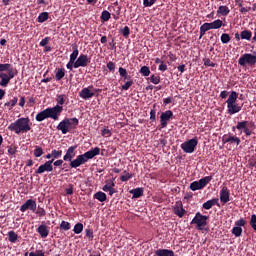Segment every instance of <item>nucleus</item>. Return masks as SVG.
Returning a JSON list of instances; mask_svg holds the SVG:
<instances>
[{"instance_id": "12", "label": "nucleus", "mask_w": 256, "mask_h": 256, "mask_svg": "<svg viewBox=\"0 0 256 256\" xmlns=\"http://www.w3.org/2000/svg\"><path fill=\"white\" fill-rule=\"evenodd\" d=\"M173 116H174V114H173V111H171V110H167V111L161 113V115H160L161 128H166L168 125V121H170L171 118H173Z\"/></svg>"}, {"instance_id": "10", "label": "nucleus", "mask_w": 256, "mask_h": 256, "mask_svg": "<svg viewBox=\"0 0 256 256\" xmlns=\"http://www.w3.org/2000/svg\"><path fill=\"white\" fill-rule=\"evenodd\" d=\"M238 64L241 66H246V64L253 66L256 64V54L252 55L249 53H246L244 55H242L239 60H238Z\"/></svg>"}, {"instance_id": "25", "label": "nucleus", "mask_w": 256, "mask_h": 256, "mask_svg": "<svg viewBox=\"0 0 256 256\" xmlns=\"http://www.w3.org/2000/svg\"><path fill=\"white\" fill-rule=\"evenodd\" d=\"M186 213V210L183 208L182 204L179 206L174 207V214L177 215V217L182 218L184 217Z\"/></svg>"}, {"instance_id": "59", "label": "nucleus", "mask_w": 256, "mask_h": 256, "mask_svg": "<svg viewBox=\"0 0 256 256\" xmlns=\"http://www.w3.org/2000/svg\"><path fill=\"white\" fill-rule=\"evenodd\" d=\"M167 69H168V66H167L166 64H164V62H162V63L159 64V66H158V70H159V71L164 72V71H167Z\"/></svg>"}, {"instance_id": "3", "label": "nucleus", "mask_w": 256, "mask_h": 256, "mask_svg": "<svg viewBox=\"0 0 256 256\" xmlns=\"http://www.w3.org/2000/svg\"><path fill=\"white\" fill-rule=\"evenodd\" d=\"M63 107L54 106L47 108L36 115V120L42 122L45 119L52 118L55 121L59 119V115L62 113Z\"/></svg>"}, {"instance_id": "11", "label": "nucleus", "mask_w": 256, "mask_h": 256, "mask_svg": "<svg viewBox=\"0 0 256 256\" xmlns=\"http://www.w3.org/2000/svg\"><path fill=\"white\" fill-rule=\"evenodd\" d=\"M33 211V213H35V211H37V202L33 199H29L27 200L20 208V211L22 213H25V211Z\"/></svg>"}, {"instance_id": "9", "label": "nucleus", "mask_w": 256, "mask_h": 256, "mask_svg": "<svg viewBox=\"0 0 256 256\" xmlns=\"http://www.w3.org/2000/svg\"><path fill=\"white\" fill-rule=\"evenodd\" d=\"M198 145V138L194 137L189 139L188 141L181 144V149L185 153H193L195 151L196 146Z\"/></svg>"}, {"instance_id": "33", "label": "nucleus", "mask_w": 256, "mask_h": 256, "mask_svg": "<svg viewBox=\"0 0 256 256\" xmlns=\"http://www.w3.org/2000/svg\"><path fill=\"white\" fill-rule=\"evenodd\" d=\"M10 243H16L18 241V235L14 231L8 233Z\"/></svg>"}, {"instance_id": "41", "label": "nucleus", "mask_w": 256, "mask_h": 256, "mask_svg": "<svg viewBox=\"0 0 256 256\" xmlns=\"http://www.w3.org/2000/svg\"><path fill=\"white\" fill-rule=\"evenodd\" d=\"M56 79L58 81H60L61 79H63L65 77V70L64 69H58V71L56 72L55 75Z\"/></svg>"}, {"instance_id": "7", "label": "nucleus", "mask_w": 256, "mask_h": 256, "mask_svg": "<svg viewBox=\"0 0 256 256\" xmlns=\"http://www.w3.org/2000/svg\"><path fill=\"white\" fill-rule=\"evenodd\" d=\"M212 180H213V176L203 177L198 181L192 182L189 188L191 191H200V189H204V187H206L208 183Z\"/></svg>"}, {"instance_id": "39", "label": "nucleus", "mask_w": 256, "mask_h": 256, "mask_svg": "<svg viewBox=\"0 0 256 256\" xmlns=\"http://www.w3.org/2000/svg\"><path fill=\"white\" fill-rule=\"evenodd\" d=\"M110 18H111V14H110V12H108V11H103V12H102V15L100 16V19H101L102 21H104V22L109 21Z\"/></svg>"}, {"instance_id": "27", "label": "nucleus", "mask_w": 256, "mask_h": 256, "mask_svg": "<svg viewBox=\"0 0 256 256\" xmlns=\"http://www.w3.org/2000/svg\"><path fill=\"white\" fill-rule=\"evenodd\" d=\"M252 32L251 31H249V30H244V31H242L241 33H240V38L242 39V40H247V41H250L251 40V38H252Z\"/></svg>"}, {"instance_id": "15", "label": "nucleus", "mask_w": 256, "mask_h": 256, "mask_svg": "<svg viewBox=\"0 0 256 256\" xmlns=\"http://www.w3.org/2000/svg\"><path fill=\"white\" fill-rule=\"evenodd\" d=\"M93 85L88 86V88H84L80 91L79 95L80 98L84 99V100H88L90 98H92L93 96H95V93L91 91V89H93Z\"/></svg>"}, {"instance_id": "45", "label": "nucleus", "mask_w": 256, "mask_h": 256, "mask_svg": "<svg viewBox=\"0 0 256 256\" xmlns=\"http://www.w3.org/2000/svg\"><path fill=\"white\" fill-rule=\"evenodd\" d=\"M115 187V183L113 181H110L108 183H106V185H104V187H102V191H110V189Z\"/></svg>"}, {"instance_id": "40", "label": "nucleus", "mask_w": 256, "mask_h": 256, "mask_svg": "<svg viewBox=\"0 0 256 256\" xmlns=\"http://www.w3.org/2000/svg\"><path fill=\"white\" fill-rule=\"evenodd\" d=\"M150 82L153 83L154 85H158L161 81L160 76L158 75H151L149 78Z\"/></svg>"}, {"instance_id": "50", "label": "nucleus", "mask_w": 256, "mask_h": 256, "mask_svg": "<svg viewBox=\"0 0 256 256\" xmlns=\"http://www.w3.org/2000/svg\"><path fill=\"white\" fill-rule=\"evenodd\" d=\"M62 156V151L52 150V159H58Z\"/></svg>"}, {"instance_id": "28", "label": "nucleus", "mask_w": 256, "mask_h": 256, "mask_svg": "<svg viewBox=\"0 0 256 256\" xmlns=\"http://www.w3.org/2000/svg\"><path fill=\"white\" fill-rule=\"evenodd\" d=\"M119 75L123 78V80H131V76L128 75V72L126 69L119 67L118 69Z\"/></svg>"}, {"instance_id": "17", "label": "nucleus", "mask_w": 256, "mask_h": 256, "mask_svg": "<svg viewBox=\"0 0 256 256\" xmlns=\"http://www.w3.org/2000/svg\"><path fill=\"white\" fill-rule=\"evenodd\" d=\"M243 108V105H238L237 103H233L230 105H227V113L229 115H234L236 113H239Z\"/></svg>"}, {"instance_id": "31", "label": "nucleus", "mask_w": 256, "mask_h": 256, "mask_svg": "<svg viewBox=\"0 0 256 256\" xmlns=\"http://www.w3.org/2000/svg\"><path fill=\"white\" fill-rule=\"evenodd\" d=\"M223 25V21L220 19H217L210 23L211 29H220Z\"/></svg>"}, {"instance_id": "42", "label": "nucleus", "mask_w": 256, "mask_h": 256, "mask_svg": "<svg viewBox=\"0 0 256 256\" xmlns=\"http://www.w3.org/2000/svg\"><path fill=\"white\" fill-rule=\"evenodd\" d=\"M60 229L69 231L71 229V224L69 222L62 221V223H60Z\"/></svg>"}, {"instance_id": "51", "label": "nucleus", "mask_w": 256, "mask_h": 256, "mask_svg": "<svg viewBox=\"0 0 256 256\" xmlns=\"http://www.w3.org/2000/svg\"><path fill=\"white\" fill-rule=\"evenodd\" d=\"M35 213H36V215H38L39 217H45V215H46L45 209L42 208V207H40V206L38 207V210L35 211Z\"/></svg>"}, {"instance_id": "26", "label": "nucleus", "mask_w": 256, "mask_h": 256, "mask_svg": "<svg viewBox=\"0 0 256 256\" xmlns=\"http://www.w3.org/2000/svg\"><path fill=\"white\" fill-rule=\"evenodd\" d=\"M94 199L100 201V203H104V201H107V195L102 191H98L94 194Z\"/></svg>"}, {"instance_id": "1", "label": "nucleus", "mask_w": 256, "mask_h": 256, "mask_svg": "<svg viewBox=\"0 0 256 256\" xmlns=\"http://www.w3.org/2000/svg\"><path fill=\"white\" fill-rule=\"evenodd\" d=\"M77 146H70L66 150V155H64V161H70V167L77 168L85 164L88 160L93 159L95 156L100 154L101 149L96 147L92 150L86 151L84 154L76 156ZM76 156V159L72 160Z\"/></svg>"}, {"instance_id": "47", "label": "nucleus", "mask_w": 256, "mask_h": 256, "mask_svg": "<svg viewBox=\"0 0 256 256\" xmlns=\"http://www.w3.org/2000/svg\"><path fill=\"white\" fill-rule=\"evenodd\" d=\"M120 33L123 37H128L130 35V28L125 26L123 29L120 30Z\"/></svg>"}, {"instance_id": "30", "label": "nucleus", "mask_w": 256, "mask_h": 256, "mask_svg": "<svg viewBox=\"0 0 256 256\" xmlns=\"http://www.w3.org/2000/svg\"><path fill=\"white\" fill-rule=\"evenodd\" d=\"M231 233L234 235V237H241L243 229L241 227L235 226L232 228Z\"/></svg>"}, {"instance_id": "29", "label": "nucleus", "mask_w": 256, "mask_h": 256, "mask_svg": "<svg viewBox=\"0 0 256 256\" xmlns=\"http://www.w3.org/2000/svg\"><path fill=\"white\" fill-rule=\"evenodd\" d=\"M72 54H70V61L76 62L77 57L79 56V50L77 46L72 47Z\"/></svg>"}, {"instance_id": "23", "label": "nucleus", "mask_w": 256, "mask_h": 256, "mask_svg": "<svg viewBox=\"0 0 256 256\" xmlns=\"http://www.w3.org/2000/svg\"><path fill=\"white\" fill-rule=\"evenodd\" d=\"M230 9L228 6H220L217 9V16H228L230 14Z\"/></svg>"}, {"instance_id": "36", "label": "nucleus", "mask_w": 256, "mask_h": 256, "mask_svg": "<svg viewBox=\"0 0 256 256\" xmlns=\"http://www.w3.org/2000/svg\"><path fill=\"white\" fill-rule=\"evenodd\" d=\"M249 225L253 231H256V214L251 215Z\"/></svg>"}, {"instance_id": "5", "label": "nucleus", "mask_w": 256, "mask_h": 256, "mask_svg": "<svg viewBox=\"0 0 256 256\" xmlns=\"http://www.w3.org/2000/svg\"><path fill=\"white\" fill-rule=\"evenodd\" d=\"M79 125V120L77 118H66L58 124L56 129L62 131V134H67L70 129H75Z\"/></svg>"}, {"instance_id": "32", "label": "nucleus", "mask_w": 256, "mask_h": 256, "mask_svg": "<svg viewBox=\"0 0 256 256\" xmlns=\"http://www.w3.org/2000/svg\"><path fill=\"white\" fill-rule=\"evenodd\" d=\"M133 177V174L131 173H127L126 171L123 172V175L120 176V181L122 183H125L126 181H128L129 179H131Z\"/></svg>"}, {"instance_id": "54", "label": "nucleus", "mask_w": 256, "mask_h": 256, "mask_svg": "<svg viewBox=\"0 0 256 256\" xmlns=\"http://www.w3.org/2000/svg\"><path fill=\"white\" fill-rule=\"evenodd\" d=\"M112 135L111 130L108 128L102 129V136L104 137H110Z\"/></svg>"}, {"instance_id": "43", "label": "nucleus", "mask_w": 256, "mask_h": 256, "mask_svg": "<svg viewBox=\"0 0 256 256\" xmlns=\"http://www.w3.org/2000/svg\"><path fill=\"white\" fill-rule=\"evenodd\" d=\"M133 85V80L132 79H129L128 81H126L122 86H121V89L122 90H129L130 87Z\"/></svg>"}, {"instance_id": "56", "label": "nucleus", "mask_w": 256, "mask_h": 256, "mask_svg": "<svg viewBox=\"0 0 256 256\" xmlns=\"http://www.w3.org/2000/svg\"><path fill=\"white\" fill-rule=\"evenodd\" d=\"M202 207H203V209H206L207 211H209V209H212L213 206H212L210 200H208L202 204Z\"/></svg>"}, {"instance_id": "57", "label": "nucleus", "mask_w": 256, "mask_h": 256, "mask_svg": "<svg viewBox=\"0 0 256 256\" xmlns=\"http://www.w3.org/2000/svg\"><path fill=\"white\" fill-rule=\"evenodd\" d=\"M106 67H108V70H110V72L115 71V64L112 61L108 62V64H106Z\"/></svg>"}, {"instance_id": "60", "label": "nucleus", "mask_w": 256, "mask_h": 256, "mask_svg": "<svg viewBox=\"0 0 256 256\" xmlns=\"http://www.w3.org/2000/svg\"><path fill=\"white\" fill-rule=\"evenodd\" d=\"M211 202L212 207H214V205H217V207H220V203H219V199L218 198H213L211 200H209Z\"/></svg>"}, {"instance_id": "8", "label": "nucleus", "mask_w": 256, "mask_h": 256, "mask_svg": "<svg viewBox=\"0 0 256 256\" xmlns=\"http://www.w3.org/2000/svg\"><path fill=\"white\" fill-rule=\"evenodd\" d=\"M251 126H254L253 122L249 121H239L237 122L236 129L239 131L240 134L244 133L246 136L252 135Z\"/></svg>"}, {"instance_id": "22", "label": "nucleus", "mask_w": 256, "mask_h": 256, "mask_svg": "<svg viewBox=\"0 0 256 256\" xmlns=\"http://www.w3.org/2000/svg\"><path fill=\"white\" fill-rule=\"evenodd\" d=\"M156 256H175V253L173 250L169 249H158L155 251Z\"/></svg>"}, {"instance_id": "4", "label": "nucleus", "mask_w": 256, "mask_h": 256, "mask_svg": "<svg viewBox=\"0 0 256 256\" xmlns=\"http://www.w3.org/2000/svg\"><path fill=\"white\" fill-rule=\"evenodd\" d=\"M8 129L16 134L27 133L31 130L30 119L27 118H19L14 123H11Z\"/></svg>"}, {"instance_id": "49", "label": "nucleus", "mask_w": 256, "mask_h": 256, "mask_svg": "<svg viewBox=\"0 0 256 256\" xmlns=\"http://www.w3.org/2000/svg\"><path fill=\"white\" fill-rule=\"evenodd\" d=\"M44 151L41 147L37 146L34 150V155L36 157H41L43 155Z\"/></svg>"}, {"instance_id": "48", "label": "nucleus", "mask_w": 256, "mask_h": 256, "mask_svg": "<svg viewBox=\"0 0 256 256\" xmlns=\"http://www.w3.org/2000/svg\"><path fill=\"white\" fill-rule=\"evenodd\" d=\"M203 62H204V66H206V67H215L216 66V64L213 63L209 58H204Z\"/></svg>"}, {"instance_id": "24", "label": "nucleus", "mask_w": 256, "mask_h": 256, "mask_svg": "<svg viewBox=\"0 0 256 256\" xmlns=\"http://www.w3.org/2000/svg\"><path fill=\"white\" fill-rule=\"evenodd\" d=\"M212 30L210 23H204L202 26H200V36L199 39H202L203 36H205L206 32Z\"/></svg>"}, {"instance_id": "2", "label": "nucleus", "mask_w": 256, "mask_h": 256, "mask_svg": "<svg viewBox=\"0 0 256 256\" xmlns=\"http://www.w3.org/2000/svg\"><path fill=\"white\" fill-rule=\"evenodd\" d=\"M18 74V71L11 64H0V86L7 87L10 80Z\"/></svg>"}, {"instance_id": "64", "label": "nucleus", "mask_w": 256, "mask_h": 256, "mask_svg": "<svg viewBox=\"0 0 256 256\" xmlns=\"http://www.w3.org/2000/svg\"><path fill=\"white\" fill-rule=\"evenodd\" d=\"M75 62L74 61H69L68 64H66V68H68L70 71L73 70Z\"/></svg>"}, {"instance_id": "35", "label": "nucleus", "mask_w": 256, "mask_h": 256, "mask_svg": "<svg viewBox=\"0 0 256 256\" xmlns=\"http://www.w3.org/2000/svg\"><path fill=\"white\" fill-rule=\"evenodd\" d=\"M49 18V14L47 12H43L39 15L38 17V22L39 23H44L45 21H47Z\"/></svg>"}, {"instance_id": "21", "label": "nucleus", "mask_w": 256, "mask_h": 256, "mask_svg": "<svg viewBox=\"0 0 256 256\" xmlns=\"http://www.w3.org/2000/svg\"><path fill=\"white\" fill-rule=\"evenodd\" d=\"M130 195H132V199H139V197H143L144 190L143 188H135L129 191Z\"/></svg>"}, {"instance_id": "52", "label": "nucleus", "mask_w": 256, "mask_h": 256, "mask_svg": "<svg viewBox=\"0 0 256 256\" xmlns=\"http://www.w3.org/2000/svg\"><path fill=\"white\" fill-rule=\"evenodd\" d=\"M235 225L236 227H240V228L245 227L246 220L244 218H241L235 222Z\"/></svg>"}, {"instance_id": "61", "label": "nucleus", "mask_w": 256, "mask_h": 256, "mask_svg": "<svg viewBox=\"0 0 256 256\" xmlns=\"http://www.w3.org/2000/svg\"><path fill=\"white\" fill-rule=\"evenodd\" d=\"M29 256H45V253L42 251L30 252Z\"/></svg>"}, {"instance_id": "16", "label": "nucleus", "mask_w": 256, "mask_h": 256, "mask_svg": "<svg viewBox=\"0 0 256 256\" xmlns=\"http://www.w3.org/2000/svg\"><path fill=\"white\" fill-rule=\"evenodd\" d=\"M220 201L223 204L229 203L230 201V190L226 186H223L220 190Z\"/></svg>"}, {"instance_id": "14", "label": "nucleus", "mask_w": 256, "mask_h": 256, "mask_svg": "<svg viewBox=\"0 0 256 256\" xmlns=\"http://www.w3.org/2000/svg\"><path fill=\"white\" fill-rule=\"evenodd\" d=\"M89 63L90 60L88 59V56L80 54V56H78V59H76V62L74 63V68L86 67Z\"/></svg>"}, {"instance_id": "13", "label": "nucleus", "mask_w": 256, "mask_h": 256, "mask_svg": "<svg viewBox=\"0 0 256 256\" xmlns=\"http://www.w3.org/2000/svg\"><path fill=\"white\" fill-rule=\"evenodd\" d=\"M53 162L54 159L47 161L45 164H42L36 171L37 174H43L45 172L53 171Z\"/></svg>"}, {"instance_id": "46", "label": "nucleus", "mask_w": 256, "mask_h": 256, "mask_svg": "<svg viewBox=\"0 0 256 256\" xmlns=\"http://www.w3.org/2000/svg\"><path fill=\"white\" fill-rule=\"evenodd\" d=\"M17 102H18V98L14 97L12 100L5 103V106L10 107V109H12V107H14L17 104Z\"/></svg>"}, {"instance_id": "34", "label": "nucleus", "mask_w": 256, "mask_h": 256, "mask_svg": "<svg viewBox=\"0 0 256 256\" xmlns=\"http://www.w3.org/2000/svg\"><path fill=\"white\" fill-rule=\"evenodd\" d=\"M83 229H84V226L80 222H78V223H76V225H74V233H76V235H79L80 233H82Z\"/></svg>"}, {"instance_id": "19", "label": "nucleus", "mask_w": 256, "mask_h": 256, "mask_svg": "<svg viewBox=\"0 0 256 256\" xmlns=\"http://www.w3.org/2000/svg\"><path fill=\"white\" fill-rule=\"evenodd\" d=\"M37 231H38L39 235L42 237V239H46V237H48V235L50 233L49 228L45 224L40 225L38 227Z\"/></svg>"}, {"instance_id": "38", "label": "nucleus", "mask_w": 256, "mask_h": 256, "mask_svg": "<svg viewBox=\"0 0 256 256\" xmlns=\"http://www.w3.org/2000/svg\"><path fill=\"white\" fill-rule=\"evenodd\" d=\"M220 40L222 44H228L231 41V37L229 34L224 33L221 35Z\"/></svg>"}, {"instance_id": "6", "label": "nucleus", "mask_w": 256, "mask_h": 256, "mask_svg": "<svg viewBox=\"0 0 256 256\" xmlns=\"http://www.w3.org/2000/svg\"><path fill=\"white\" fill-rule=\"evenodd\" d=\"M207 221L208 216L202 215L200 212H197L194 218L191 220L190 225H196L198 231H203L204 227H206V225L208 224Z\"/></svg>"}, {"instance_id": "37", "label": "nucleus", "mask_w": 256, "mask_h": 256, "mask_svg": "<svg viewBox=\"0 0 256 256\" xmlns=\"http://www.w3.org/2000/svg\"><path fill=\"white\" fill-rule=\"evenodd\" d=\"M139 72L145 77H148L151 73L150 68L147 66H142Z\"/></svg>"}, {"instance_id": "20", "label": "nucleus", "mask_w": 256, "mask_h": 256, "mask_svg": "<svg viewBox=\"0 0 256 256\" xmlns=\"http://www.w3.org/2000/svg\"><path fill=\"white\" fill-rule=\"evenodd\" d=\"M238 100V93L235 91L230 92L228 99L226 100L227 106L236 104Z\"/></svg>"}, {"instance_id": "53", "label": "nucleus", "mask_w": 256, "mask_h": 256, "mask_svg": "<svg viewBox=\"0 0 256 256\" xmlns=\"http://www.w3.org/2000/svg\"><path fill=\"white\" fill-rule=\"evenodd\" d=\"M157 0H143L144 7H151L156 3Z\"/></svg>"}, {"instance_id": "63", "label": "nucleus", "mask_w": 256, "mask_h": 256, "mask_svg": "<svg viewBox=\"0 0 256 256\" xmlns=\"http://www.w3.org/2000/svg\"><path fill=\"white\" fill-rule=\"evenodd\" d=\"M228 95H229V92L226 91V90H224V91H221V92H220L219 97H221L222 99H225V98L228 97Z\"/></svg>"}, {"instance_id": "58", "label": "nucleus", "mask_w": 256, "mask_h": 256, "mask_svg": "<svg viewBox=\"0 0 256 256\" xmlns=\"http://www.w3.org/2000/svg\"><path fill=\"white\" fill-rule=\"evenodd\" d=\"M150 120L151 121H156V110H155V108L150 110Z\"/></svg>"}, {"instance_id": "55", "label": "nucleus", "mask_w": 256, "mask_h": 256, "mask_svg": "<svg viewBox=\"0 0 256 256\" xmlns=\"http://www.w3.org/2000/svg\"><path fill=\"white\" fill-rule=\"evenodd\" d=\"M86 237H88V239H90V241H93L94 234H93V231L91 229H86Z\"/></svg>"}, {"instance_id": "44", "label": "nucleus", "mask_w": 256, "mask_h": 256, "mask_svg": "<svg viewBox=\"0 0 256 256\" xmlns=\"http://www.w3.org/2000/svg\"><path fill=\"white\" fill-rule=\"evenodd\" d=\"M64 97H65L64 95H58L56 97V102H57L56 106L62 107V105L65 103Z\"/></svg>"}, {"instance_id": "62", "label": "nucleus", "mask_w": 256, "mask_h": 256, "mask_svg": "<svg viewBox=\"0 0 256 256\" xmlns=\"http://www.w3.org/2000/svg\"><path fill=\"white\" fill-rule=\"evenodd\" d=\"M50 41V38L49 37H46L45 39H43L41 42H40V46L42 47H45Z\"/></svg>"}, {"instance_id": "18", "label": "nucleus", "mask_w": 256, "mask_h": 256, "mask_svg": "<svg viewBox=\"0 0 256 256\" xmlns=\"http://www.w3.org/2000/svg\"><path fill=\"white\" fill-rule=\"evenodd\" d=\"M222 142L225 143H235L236 145H239L241 143V139L239 137L233 136V135H224L222 137Z\"/></svg>"}]
</instances>
